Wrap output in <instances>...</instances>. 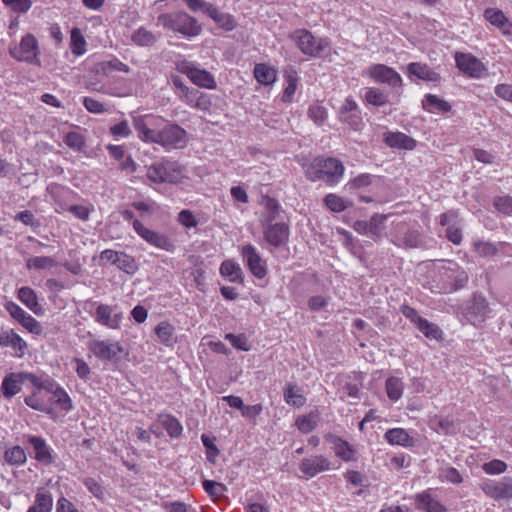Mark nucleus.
Segmentation results:
<instances>
[{
    "mask_svg": "<svg viewBox=\"0 0 512 512\" xmlns=\"http://www.w3.org/2000/svg\"><path fill=\"white\" fill-rule=\"evenodd\" d=\"M468 274L456 262L446 261L437 269L430 290L432 293L449 294L465 287Z\"/></svg>",
    "mask_w": 512,
    "mask_h": 512,
    "instance_id": "1",
    "label": "nucleus"
},
{
    "mask_svg": "<svg viewBox=\"0 0 512 512\" xmlns=\"http://www.w3.org/2000/svg\"><path fill=\"white\" fill-rule=\"evenodd\" d=\"M344 165L340 160L333 157H316L305 167L306 177L313 181L322 180L328 186L338 184L344 175Z\"/></svg>",
    "mask_w": 512,
    "mask_h": 512,
    "instance_id": "2",
    "label": "nucleus"
},
{
    "mask_svg": "<svg viewBox=\"0 0 512 512\" xmlns=\"http://www.w3.org/2000/svg\"><path fill=\"white\" fill-rule=\"evenodd\" d=\"M157 21L164 29L179 33L189 39L198 36L202 31L197 19L184 11L160 14Z\"/></svg>",
    "mask_w": 512,
    "mask_h": 512,
    "instance_id": "3",
    "label": "nucleus"
},
{
    "mask_svg": "<svg viewBox=\"0 0 512 512\" xmlns=\"http://www.w3.org/2000/svg\"><path fill=\"white\" fill-rule=\"evenodd\" d=\"M49 190L57 205L56 212H69L81 221L89 220L90 214L94 211L93 205H76L69 203L68 200L73 196V192L69 188L56 185L49 187Z\"/></svg>",
    "mask_w": 512,
    "mask_h": 512,
    "instance_id": "4",
    "label": "nucleus"
},
{
    "mask_svg": "<svg viewBox=\"0 0 512 512\" xmlns=\"http://www.w3.org/2000/svg\"><path fill=\"white\" fill-rule=\"evenodd\" d=\"M289 38L304 55L314 58L322 56L330 44L327 38H317L304 28L294 30Z\"/></svg>",
    "mask_w": 512,
    "mask_h": 512,
    "instance_id": "5",
    "label": "nucleus"
},
{
    "mask_svg": "<svg viewBox=\"0 0 512 512\" xmlns=\"http://www.w3.org/2000/svg\"><path fill=\"white\" fill-rule=\"evenodd\" d=\"M34 389L38 394H49V401L64 412H70L74 409L72 399L55 380L50 377L42 378L34 375Z\"/></svg>",
    "mask_w": 512,
    "mask_h": 512,
    "instance_id": "6",
    "label": "nucleus"
},
{
    "mask_svg": "<svg viewBox=\"0 0 512 512\" xmlns=\"http://www.w3.org/2000/svg\"><path fill=\"white\" fill-rule=\"evenodd\" d=\"M131 117L138 138L146 143H156L160 128L165 123L164 118L154 114H132Z\"/></svg>",
    "mask_w": 512,
    "mask_h": 512,
    "instance_id": "7",
    "label": "nucleus"
},
{
    "mask_svg": "<svg viewBox=\"0 0 512 512\" xmlns=\"http://www.w3.org/2000/svg\"><path fill=\"white\" fill-rule=\"evenodd\" d=\"M146 176L154 183H176L181 178L180 165L176 161L164 159L148 166Z\"/></svg>",
    "mask_w": 512,
    "mask_h": 512,
    "instance_id": "8",
    "label": "nucleus"
},
{
    "mask_svg": "<svg viewBox=\"0 0 512 512\" xmlns=\"http://www.w3.org/2000/svg\"><path fill=\"white\" fill-rule=\"evenodd\" d=\"M89 351L102 362L117 363L121 360L123 348L119 342L94 339L88 342Z\"/></svg>",
    "mask_w": 512,
    "mask_h": 512,
    "instance_id": "9",
    "label": "nucleus"
},
{
    "mask_svg": "<svg viewBox=\"0 0 512 512\" xmlns=\"http://www.w3.org/2000/svg\"><path fill=\"white\" fill-rule=\"evenodd\" d=\"M365 74L372 78L376 83L386 84L392 89L402 90L403 79L401 75L393 68L384 64L370 65Z\"/></svg>",
    "mask_w": 512,
    "mask_h": 512,
    "instance_id": "10",
    "label": "nucleus"
},
{
    "mask_svg": "<svg viewBox=\"0 0 512 512\" xmlns=\"http://www.w3.org/2000/svg\"><path fill=\"white\" fill-rule=\"evenodd\" d=\"M187 141V132L177 124H163L159 131L156 144L166 149L182 148Z\"/></svg>",
    "mask_w": 512,
    "mask_h": 512,
    "instance_id": "11",
    "label": "nucleus"
},
{
    "mask_svg": "<svg viewBox=\"0 0 512 512\" xmlns=\"http://www.w3.org/2000/svg\"><path fill=\"white\" fill-rule=\"evenodd\" d=\"M178 70L185 74L193 84L206 89L217 87L214 76L207 70L200 69L195 63L184 61L178 65Z\"/></svg>",
    "mask_w": 512,
    "mask_h": 512,
    "instance_id": "12",
    "label": "nucleus"
},
{
    "mask_svg": "<svg viewBox=\"0 0 512 512\" xmlns=\"http://www.w3.org/2000/svg\"><path fill=\"white\" fill-rule=\"evenodd\" d=\"M133 229L148 244L167 252L175 250V244L167 235L145 227L139 220L133 221Z\"/></svg>",
    "mask_w": 512,
    "mask_h": 512,
    "instance_id": "13",
    "label": "nucleus"
},
{
    "mask_svg": "<svg viewBox=\"0 0 512 512\" xmlns=\"http://www.w3.org/2000/svg\"><path fill=\"white\" fill-rule=\"evenodd\" d=\"M95 305V311L91 315L96 323L112 330L120 328L123 314L116 305L112 306L98 302H95Z\"/></svg>",
    "mask_w": 512,
    "mask_h": 512,
    "instance_id": "14",
    "label": "nucleus"
},
{
    "mask_svg": "<svg viewBox=\"0 0 512 512\" xmlns=\"http://www.w3.org/2000/svg\"><path fill=\"white\" fill-rule=\"evenodd\" d=\"M241 256L246 267L257 279H263L267 275V263L262 258L258 249L252 244H246L241 248Z\"/></svg>",
    "mask_w": 512,
    "mask_h": 512,
    "instance_id": "15",
    "label": "nucleus"
},
{
    "mask_svg": "<svg viewBox=\"0 0 512 512\" xmlns=\"http://www.w3.org/2000/svg\"><path fill=\"white\" fill-rule=\"evenodd\" d=\"M480 488L487 497L495 501L512 498L511 477H503L498 481L485 479L480 483Z\"/></svg>",
    "mask_w": 512,
    "mask_h": 512,
    "instance_id": "16",
    "label": "nucleus"
},
{
    "mask_svg": "<svg viewBox=\"0 0 512 512\" xmlns=\"http://www.w3.org/2000/svg\"><path fill=\"white\" fill-rule=\"evenodd\" d=\"M455 63L461 72L471 78L480 79L487 73L485 65L470 53L457 52Z\"/></svg>",
    "mask_w": 512,
    "mask_h": 512,
    "instance_id": "17",
    "label": "nucleus"
},
{
    "mask_svg": "<svg viewBox=\"0 0 512 512\" xmlns=\"http://www.w3.org/2000/svg\"><path fill=\"white\" fill-rule=\"evenodd\" d=\"M334 469L333 463L323 455H315L303 458L299 463V470L306 479H310L319 473Z\"/></svg>",
    "mask_w": 512,
    "mask_h": 512,
    "instance_id": "18",
    "label": "nucleus"
},
{
    "mask_svg": "<svg viewBox=\"0 0 512 512\" xmlns=\"http://www.w3.org/2000/svg\"><path fill=\"white\" fill-rule=\"evenodd\" d=\"M338 119L351 129L358 130L362 124L361 110L356 101L347 97L338 110Z\"/></svg>",
    "mask_w": 512,
    "mask_h": 512,
    "instance_id": "19",
    "label": "nucleus"
},
{
    "mask_svg": "<svg viewBox=\"0 0 512 512\" xmlns=\"http://www.w3.org/2000/svg\"><path fill=\"white\" fill-rule=\"evenodd\" d=\"M264 226V239L272 247L278 248L284 246L289 241V227L285 223H265Z\"/></svg>",
    "mask_w": 512,
    "mask_h": 512,
    "instance_id": "20",
    "label": "nucleus"
},
{
    "mask_svg": "<svg viewBox=\"0 0 512 512\" xmlns=\"http://www.w3.org/2000/svg\"><path fill=\"white\" fill-rule=\"evenodd\" d=\"M433 488H428L413 496L415 509L425 512H447L446 507L437 499Z\"/></svg>",
    "mask_w": 512,
    "mask_h": 512,
    "instance_id": "21",
    "label": "nucleus"
},
{
    "mask_svg": "<svg viewBox=\"0 0 512 512\" xmlns=\"http://www.w3.org/2000/svg\"><path fill=\"white\" fill-rule=\"evenodd\" d=\"M490 313L489 304L482 295H474L470 306L467 308L466 318L474 326H480Z\"/></svg>",
    "mask_w": 512,
    "mask_h": 512,
    "instance_id": "22",
    "label": "nucleus"
},
{
    "mask_svg": "<svg viewBox=\"0 0 512 512\" xmlns=\"http://www.w3.org/2000/svg\"><path fill=\"white\" fill-rule=\"evenodd\" d=\"M178 97L186 105L200 111H208L212 105L208 94L190 87L184 89V93H178Z\"/></svg>",
    "mask_w": 512,
    "mask_h": 512,
    "instance_id": "23",
    "label": "nucleus"
},
{
    "mask_svg": "<svg viewBox=\"0 0 512 512\" xmlns=\"http://www.w3.org/2000/svg\"><path fill=\"white\" fill-rule=\"evenodd\" d=\"M392 242L402 248H418L422 245L420 233L406 228L403 224L397 226V233L393 235Z\"/></svg>",
    "mask_w": 512,
    "mask_h": 512,
    "instance_id": "24",
    "label": "nucleus"
},
{
    "mask_svg": "<svg viewBox=\"0 0 512 512\" xmlns=\"http://www.w3.org/2000/svg\"><path fill=\"white\" fill-rule=\"evenodd\" d=\"M383 142L390 148L413 150L416 147V140L403 132L387 131L383 134Z\"/></svg>",
    "mask_w": 512,
    "mask_h": 512,
    "instance_id": "25",
    "label": "nucleus"
},
{
    "mask_svg": "<svg viewBox=\"0 0 512 512\" xmlns=\"http://www.w3.org/2000/svg\"><path fill=\"white\" fill-rule=\"evenodd\" d=\"M408 77H416L426 82L437 83L440 81V74L435 72L429 65L420 62H411L407 65Z\"/></svg>",
    "mask_w": 512,
    "mask_h": 512,
    "instance_id": "26",
    "label": "nucleus"
},
{
    "mask_svg": "<svg viewBox=\"0 0 512 512\" xmlns=\"http://www.w3.org/2000/svg\"><path fill=\"white\" fill-rule=\"evenodd\" d=\"M34 459L40 464L48 466L55 461L56 453L44 439L34 437Z\"/></svg>",
    "mask_w": 512,
    "mask_h": 512,
    "instance_id": "27",
    "label": "nucleus"
},
{
    "mask_svg": "<svg viewBox=\"0 0 512 512\" xmlns=\"http://www.w3.org/2000/svg\"><path fill=\"white\" fill-rule=\"evenodd\" d=\"M25 378L32 379V374L29 373H11L7 375L2 382V392L6 398H11L16 395L20 389L21 384Z\"/></svg>",
    "mask_w": 512,
    "mask_h": 512,
    "instance_id": "28",
    "label": "nucleus"
},
{
    "mask_svg": "<svg viewBox=\"0 0 512 512\" xmlns=\"http://www.w3.org/2000/svg\"><path fill=\"white\" fill-rule=\"evenodd\" d=\"M326 439L333 444L334 453L337 457L345 462L355 460V450L347 441L332 434H328Z\"/></svg>",
    "mask_w": 512,
    "mask_h": 512,
    "instance_id": "29",
    "label": "nucleus"
},
{
    "mask_svg": "<svg viewBox=\"0 0 512 512\" xmlns=\"http://www.w3.org/2000/svg\"><path fill=\"white\" fill-rule=\"evenodd\" d=\"M385 219L386 216L375 214L370 221H356L354 230L363 235H378L382 230L381 225Z\"/></svg>",
    "mask_w": 512,
    "mask_h": 512,
    "instance_id": "30",
    "label": "nucleus"
},
{
    "mask_svg": "<svg viewBox=\"0 0 512 512\" xmlns=\"http://www.w3.org/2000/svg\"><path fill=\"white\" fill-rule=\"evenodd\" d=\"M0 346L11 347L14 349L17 356H22L24 348L27 346L26 342L13 330L0 332Z\"/></svg>",
    "mask_w": 512,
    "mask_h": 512,
    "instance_id": "31",
    "label": "nucleus"
},
{
    "mask_svg": "<svg viewBox=\"0 0 512 512\" xmlns=\"http://www.w3.org/2000/svg\"><path fill=\"white\" fill-rule=\"evenodd\" d=\"M384 439L391 445L411 447L414 445V439L403 428H392L385 432Z\"/></svg>",
    "mask_w": 512,
    "mask_h": 512,
    "instance_id": "32",
    "label": "nucleus"
},
{
    "mask_svg": "<svg viewBox=\"0 0 512 512\" xmlns=\"http://www.w3.org/2000/svg\"><path fill=\"white\" fill-rule=\"evenodd\" d=\"M10 54L13 58L19 61H32V34H26L21 43L10 49Z\"/></svg>",
    "mask_w": 512,
    "mask_h": 512,
    "instance_id": "33",
    "label": "nucleus"
},
{
    "mask_svg": "<svg viewBox=\"0 0 512 512\" xmlns=\"http://www.w3.org/2000/svg\"><path fill=\"white\" fill-rule=\"evenodd\" d=\"M423 109L429 113H447L451 105L434 94H426L422 101Z\"/></svg>",
    "mask_w": 512,
    "mask_h": 512,
    "instance_id": "34",
    "label": "nucleus"
},
{
    "mask_svg": "<svg viewBox=\"0 0 512 512\" xmlns=\"http://www.w3.org/2000/svg\"><path fill=\"white\" fill-rule=\"evenodd\" d=\"M254 76L260 84L268 86L276 81L277 72L273 67L259 63L254 67Z\"/></svg>",
    "mask_w": 512,
    "mask_h": 512,
    "instance_id": "35",
    "label": "nucleus"
},
{
    "mask_svg": "<svg viewBox=\"0 0 512 512\" xmlns=\"http://www.w3.org/2000/svg\"><path fill=\"white\" fill-rule=\"evenodd\" d=\"M158 38V34L147 30L145 27L138 28L131 35L132 43L140 47L153 46L157 42Z\"/></svg>",
    "mask_w": 512,
    "mask_h": 512,
    "instance_id": "36",
    "label": "nucleus"
},
{
    "mask_svg": "<svg viewBox=\"0 0 512 512\" xmlns=\"http://www.w3.org/2000/svg\"><path fill=\"white\" fill-rule=\"evenodd\" d=\"M159 422L171 438H179L183 433V426L179 420L170 414L159 415Z\"/></svg>",
    "mask_w": 512,
    "mask_h": 512,
    "instance_id": "37",
    "label": "nucleus"
},
{
    "mask_svg": "<svg viewBox=\"0 0 512 512\" xmlns=\"http://www.w3.org/2000/svg\"><path fill=\"white\" fill-rule=\"evenodd\" d=\"M155 333L160 343L171 347L176 343L175 328L168 322H160L155 327Z\"/></svg>",
    "mask_w": 512,
    "mask_h": 512,
    "instance_id": "38",
    "label": "nucleus"
},
{
    "mask_svg": "<svg viewBox=\"0 0 512 512\" xmlns=\"http://www.w3.org/2000/svg\"><path fill=\"white\" fill-rule=\"evenodd\" d=\"M220 274L227 277L229 281L235 283L243 282V272L238 263L232 260L222 262L220 266Z\"/></svg>",
    "mask_w": 512,
    "mask_h": 512,
    "instance_id": "39",
    "label": "nucleus"
},
{
    "mask_svg": "<svg viewBox=\"0 0 512 512\" xmlns=\"http://www.w3.org/2000/svg\"><path fill=\"white\" fill-rule=\"evenodd\" d=\"M319 420V413L312 411L309 414L297 417L295 425L301 433L308 434L317 427Z\"/></svg>",
    "mask_w": 512,
    "mask_h": 512,
    "instance_id": "40",
    "label": "nucleus"
},
{
    "mask_svg": "<svg viewBox=\"0 0 512 512\" xmlns=\"http://www.w3.org/2000/svg\"><path fill=\"white\" fill-rule=\"evenodd\" d=\"M214 22L226 31H232L236 27L234 17L228 13L221 12L215 5L208 15Z\"/></svg>",
    "mask_w": 512,
    "mask_h": 512,
    "instance_id": "41",
    "label": "nucleus"
},
{
    "mask_svg": "<svg viewBox=\"0 0 512 512\" xmlns=\"http://www.w3.org/2000/svg\"><path fill=\"white\" fill-rule=\"evenodd\" d=\"M262 204L265 209L261 220L262 224L271 223L278 217L280 205L277 200L269 196L263 197Z\"/></svg>",
    "mask_w": 512,
    "mask_h": 512,
    "instance_id": "42",
    "label": "nucleus"
},
{
    "mask_svg": "<svg viewBox=\"0 0 512 512\" xmlns=\"http://www.w3.org/2000/svg\"><path fill=\"white\" fill-rule=\"evenodd\" d=\"M284 400L285 402L293 407L300 408L304 406L306 403V398L304 395L300 392V390L291 384H288L287 387L284 389Z\"/></svg>",
    "mask_w": 512,
    "mask_h": 512,
    "instance_id": "43",
    "label": "nucleus"
},
{
    "mask_svg": "<svg viewBox=\"0 0 512 512\" xmlns=\"http://www.w3.org/2000/svg\"><path fill=\"white\" fill-rule=\"evenodd\" d=\"M5 307L13 318L18 320L29 332H32V317L26 316L25 311L14 302H7Z\"/></svg>",
    "mask_w": 512,
    "mask_h": 512,
    "instance_id": "44",
    "label": "nucleus"
},
{
    "mask_svg": "<svg viewBox=\"0 0 512 512\" xmlns=\"http://www.w3.org/2000/svg\"><path fill=\"white\" fill-rule=\"evenodd\" d=\"M438 479L441 482H446V483H451V484H460L463 482V477L459 473V471L456 468H454L448 464L442 465L438 469Z\"/></svg>",
    "mask_w": 512,
    "mask_h": 512,
    "instance_id": "45",
    "label": "nucleus"
},
{
    "mask_svg": "<svg viewBox=\"0 0 512 512\" xmlns=\"http://www.w3.org/2000/svg\"><path fill=\"white\" fill-rule=\"evenodd\" d=\"M385 388L388 398L391 401L396 402L403 395L404 384L398 377H389L385 382Z\"/></svg>",
    "mask_w": 512,
    "mask_h": 512,
    "instance_id": "46",
    "label": "nucleus"
},
{
    "mask_svg": "<svg viewBox=\"0 0 512 512\" xmlns=\"http://www.w3.org/2000/svg\"><path fill=\"white\" fill-rule=\"evenodd\" d=\"M473 251L481 257H492L498 253V247L495 243L482 239H474L472 242Z\"/></svg>",
    "mask_w": 512,
    "mask_h": 512,
    "instance_id": "47",
    "label": "nucleus"
},
{
    "mask_svg": "<svg viewBox=\"0 0 512 512\" xmlns=\"http://www.w3.org/2000/svg\"><path fill=\"white\" fill-rule=\"evenodd\" d=\"M53 507V497L51 493L42 489L36 494L34 512H50Z\"/></svg>",
    "mask_w": 512,
    "mask_h": 512,
    "instance_id": "48",
    "label": "nucleus"
},
{
    "mask_svg": "<svg viewBox=\"0 0 512 512\" xmlns=\"http://www.w3.org/2000/svg\"><path fill=\"white\" fill-rule=\"evenodd\" d=\"M365 100L373 106H384L389 103L388 96L379 88L370 87L366 89Z\"/></svg>",
    "mask_w": 512,
    "mask_h": 512,
    "instance_id": "49",
    "label": "nucleus"
},
{
    "mask_svg": "<svg viewBox=\"0 0 512 512\" xmlns=\"http://www.w3.org/2000/svg\"><path fill=\"white\" fill-rule=\"evenodd\" d=\"M71 51L76 56L86 52V40L78 28H73L71 31Z\"/></svg>",
    "mask_w": 512,
    "mask_h": 512,
    "instance_id": "50",
    "label": "nucleus"
},
{
    "mask_svg": "<svg viewBox=\"0 0 512 512\" xmlns=\"http://www.w3.org/2000/svg\"><path fill=\"white\" fill-rule=\"evenodd\" d=\"M63 141L69 148L76 152L83 151L86 146L84 136L76 131L68 132L64 136Z\"/></svg>",
    "mask_w": 512,
    "mask_h": 512,
    "instance_id": "51",
    "label": "nucleus"
},
{
    "mask_svg": "<svg viewBox=\"0 0 512 512\" xmlns=\"http://www.w3.org/2000/svg\"><path fill=\"white\" fill-rule=\"evenodd\" d=\"M202 486L205 492L214 499L221 498L227 491V487L224 484L213 480H204Z\"/></svg>",
    "mask_w": 512,
    "mask_h": 512,
    "instance_id": "52",
    "label": "nucleus"
},
{
    "mask_svg": "<svg viewBox=\"0 0 512 512\" xmlns=\"http://www.w3.org/2000/svg\"><path fill=\"white\" fill-rule=\"evenodd\" d=\"M324 203L329 210L335 213L343 212L348 207L346 201L342 197L333 193L325 196Z\"/></svg>",
    "mask_w": 512,
    "mask_h": 512,
    "instance_id": "53",
    "label": "nucleus"
},
{
    "mask_svg": "<svg viewBox=\"0 0 512 512\" xmlns=\"http://www.w3.org/2000/svg\"><path fill=\"white\" fill-rule=\"evenodd\" d=\"M420 332L426 337L431 339H440L442 337V330L434 323L429 322L427 319H423L417 326Z\"/></svg>",
    "mask_w": 512,
    "mask_h": 512,
    "instance_id": "54",
    "label": "nucleus"
},
{
    "mask_svg": "<svg viewBox=\"0 0 512 512\" xmlns=\"http://www.w3.org/2000/svg\"><path fill=\"white\" fill-rule=\"evenodd\" d=\"M120 270L128 274H133L136 271V263L132 256L120 252L115 264Z\"/></svg>",
    "mask_w": 512,
    "mask_h": 512,
    "instance_id": "55",
    "label": "nucleus"
},
{
    "mask_svg": "<svg viewBox=\"0 0 512 512\" xmlns=\"http://www.w3.org/2000/svg\"><path fill=\"white\" fill-rule=\"evenodd\" d=\"M308 116L318 126H321L326 121L328 113L325 107L318 104H313L308 109Z\"/></svg>",
    "mask_w": 512,
    "mask_h": 512,
    "instance_id": "56",
    "label": "nucleus"
},
{
    "mask_svg": "<svg viewBox=\"0 0 512 512\" xmlns=\"http://www.w3.org/2000/svg\"><path fill=\"white\" fill-rule=\"evenodd\" d=\"M101 69L104 73L108 74L112 71H121L125 73L130 72V68L128 65L120 61L118 58L114 57L110 60L103 61L101 63Z\"/></svg>",
    "mask_w": 512,
    "mask_h": 512,
    "instance_id": "57",
    "label": "nucleus"
},
{
    "mask_svg": "<svg viewBox=\"0 0 512 512\" xmlns=\"http://www.w3.org/2000/svg\"><path fill=\"white\" fill-rule=\"evenodd\" d=\"M482 470L488 475H499L507 470V464L499 459H493L482 465Z\"/></svg>",
    "mask_w": 512,
    "mask_h": 512,
    "instance_id": "58",
    "label": "nucleus"
},
{
    "mask_svg": "<svg viewBox=\"0 0 512 512\" xmlns=\"http://www.w3.org/2000/svg\"><path fill=\"white\" fill-rule=\"evenodd\" d=\"M5 458L10 464L19 465L26 461V454L20 446H14L5 452Z\"/></svg>",
    "mask_w": 512,
    "mask_h": 512,
    "instance_id": "59",
    "label": "nucleus"
},
{
    "mask_svg": "<svg viewBox=\"0 0 512 512\" xmlns=\"http://www.w3.org/2000/svg\"><path fill=\"white\" fill-rule=\"evenodd\" d=\"M484 18L493 26L499 28L507 19L503 11L495 8H487L484 11Z\"/></svg>",
    "mask_w": 512,
    "mask_h": 512,
    "instance_id": "60",
    "label": "nucleus"
},
{
    "mask_svg": "<svg viewBox=\"0 0 512 512\" xmlns=\"http://www.w3.org/2000/svg\"><path fill=\"white\" fill-rule=\"evenodd\" d=\"M109 131L115 138H127L132 134L129 123L126 120L111 125Z\"/></svg>",
    "mask_w": 512,
    "mask_h": 512,
    "instance_id": "61",
    "label": "nucleus"
},
{
    "mask_svg": "<svg viewBox=\"0 0 512 512\" xmlns=\"http://www.w3.org/2000/svg\"><path fill=\"white\" fill-rule=\"evenodd\" d=\"M71 363L75 372L77 373V376L81 380L87 381L91 374V368L86 363V361L82 358H74Z\"/></svg>",
    "mask_w": 512,
    "mask_h": 512,
    "instance_id": "62",
    "label": "nucleus"
},
{
    "mask_svg": "<svg viewBox=\"0 0 512 512\" xmlns=\"http://www.w3.org/2000/svg\"><path fill=\"white\" fill-rule=\"evenodd\" d=\"M82 103L90 113L102 114L108 111L104 103L92 97H83Z\"/></svg>",
    "mask_w": 512,
    "mask_h": 512,
    "instance_id": "63",
    "label": "nucleus"
},
{
    "mask_svg": "<svg viewBox=\"0 0 512 512\" xmlns=\"http://www.w3.org/2000/svg\"><path fill=\"white\" fill-rule=\"evenodd\" d=\"M493 205L497 211L503 214L512 213V197L510 196H499L493 200Z\"/></svg>",
    "mask_w": 512,
    "mask_h": 512,
    "instance_id": "64",
    "label": "nucleus"
}]
</instances>
